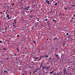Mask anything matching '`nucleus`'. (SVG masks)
I'll return each instance as SVG.
<instances>
[{
	"label": "nucleus",
	"instance_id": "f257e3e1",
	"mask_svg": "<svg viewBox=\"0 0 75 75\" xmlns=\"http://www.w3.org/2000/svg\"><path fill=\"white\" fill-rule=\"evenodd\" d=\"M66 68H64L63 70V75H69V73H68L67 71V70H66Z\"/></svg>",
	"mask_w": 75,
	"mask_h": 75
},
{
	"label": "nucleus",
	"instance_id": "f03ea898",
	"mask_svg": "<svg viewBox=\"0 0 75 75\" xmlns=\"http://www.w3.org/2000/svg\"><path fill=\"white\" fill-rule=\"evenodd\" d=\"M43 69H49L50 68V66H46L45 67L43 66L42 67Z\"/></svg>",
	"mask_w": 75,
	"mask_h": 75
},
{
	"label": "nucleus",
	"instance_id": "7ed1b4c3",
	"mask_svg": "<svg viewBox=\"0 0 75 75\" xmlns=\"http://www.w3.org/2000/svg\"><path fill=\"white\" fill-rule=\"evenodd\" d=\"M30 8L31 6H28L25 7V10H27V11H28V10H30Z\"/></svg>",
	"mask_w": 75,
	"mask_h": 75
},
{
	"label": "nucleus",
	"instance_id": "20e7f679",
	"mask_svg": "<svg viewBox=\"0 0 75 75\" xmlns=\"http://www.w3.org/2000/svg\"><path fill=\"white\" fill-rule=\"evenodd\" d=\"M21 14H22V15H24V14H25V13L24 12V10H21Z\"/></svg>",
	"mask_w": 75,
	"mask_h": 75
},
{
	"label": "nucleus",
	"instance_id": "39448f33",
	"mask_svg": "<svg viewBox=\"0 0 75 75\" xmlns=\"http://www.w3.org/2000/svg\"><path fill=\"white\" fill-rule=\"evenodd\" d=\"M39 58L40 59H44V56L42 55Z\"/></svg>",
	"mask_w": 75,
	"mask_h": 75
},
{
	"label": "nucleus",
	"instance_id": "423d86ee",
	"mask_svg": "<svg viewBox=\"0 0 75 75\" xmlns=\"http://www.w3.org/2000/svg\"><path fill=\"white\" fill-rule=\"evenodd\" d=\"M17 22V21L16 19H15L13 21V24H16Z\"/></svg>",
	"mask_w": 75,
	"mask_h": 75
},
{
	"label": "nucleus",
	"instance_id": "0eeeda50",
	"mask_svg": "<svg viewBox=\"0 0 75 75\" xmlns=\"http://www.w3.org/2000/svg\"><path fill=\"white\" fill-rule=\"evenodd\" d=\"M6 17H7V18H8V20H9V19H10L11 18V17H10V16L8 14H7V15H6Z\"/></svg>",
	"mask_w": 75,
	"mask_h": 75
},
{
	"label": "nucleus",
	"instance_id": "6e6552de",
	"mask_svg": "<svg viewBox=\"0 0 75 75\" xmlns=\"http://www.w3.org/2000/svg\"><path fill=\"white\" fill-rule=\"evenodd\" d=\"M13 29H16V27H17V26L16 24H13Z\"/></svg>",
	"mask_w": 75,
	"mask_h": 75
},
{
	"label": "nucleus",
	"instance_id": "1a4fd4ad",
	"mask_svg": "<svg viewBox=\"0 0 75 75\" xmlns=\"http://www.w3.org/2000/svg\"><path fill=\"white\" fill-rule=\"evenodd\" d=\"M46 3H47L48 5H49V4H50V1H48V0H46Z\"/></svg>",
	"mask_w": 75,
	"mask_h": 75
},
{
	"label": "nucleus",
	"instance_id": "9d476101",
	"mask_svg": "<svg viewBox=\"0 0 75 75\" xmlns=\"http://www.w3.org/2000/svg\"><path fill=\"white\" fill-rule=\"evenodd\" d=\"M53 40L54 41H55V40H57H57H59V39H58V38H57L56 37L54 38Z\"/></svg>",
	"mask_w": 75,
	"mask_h": 75
},
{
	"label": "nucleus",
	"instance_id": "9b49d317",
	"mask_svg": "<svg viewBox=\"0 0 75 75\" xmlns=\"http://www.w3.org/2000/svg\"><path fill=\"white\" fill-rule=\"evenodd\" d=\"M55 56L56 57H57L58 59H59V58H60L59 57V55H57V54H55Z\"/></svg>",
	"mask_w": 75,
	"mask_h": 75
},
{
	"label": "nucleus",
	"instance_id": "f8f14e48",
	"mask_svg": "<svg viewBox=\"0 0 75 75\" xmlns=\"http://www.w3.org/2000/svg\"><path fill=\"white\" fill-rule=\"evenodd\" d=\"M56 75H61V73H60V72H58L57 73H56Z\"/></svg>",
	"mask_w": 75,
	"mask_h": 75
},
{
	"label": "nucleus",
	"instance_id": "ddd939ff",
	"mask_svg": "<svg viewBox=\"0 0 75 75\" xmlns=\"http://www.w3.org/2000/svg\"><path fill=\"white\" fill-rule=\"evenodd\" d=\"M5 41L6 42V43L8 44H9V42L10 41L9 40H6Z\"/></svg>",
	"mask_w": 75,
	"mask_h": 75
},
{
	"label": "nucleus",
	"instance_id": "4468645a",
	"mask_svg": "<svg viewBox=\"0 0 75 75\" xmlns=\"http://www.w3.org/2000/svg\"><path fill=\"white\" fill-rule=\"evenodd\" d=\"M54 70H52L51 72H50V74H52L54 73Z\"/></svg>",
	"mask_w": 75,
	"mask_h": 75
},
{
	"label": "nucleus",
	"instance_id": "2eb2a0df",
	"mask_svg": "<svg viewBox=\"0 0 75 75\" xmlns=\"http://www.w3.org/2000/svg\"><path fill=\"white\" fill-rule=\"evenodd\" d=\"M29 15V17H30V18H33V17H34L33 16H31L30 15Z\"/></svg>",
	"mask_w": 75,
	"mask_h": 75
},
{
	"label": "nucleus",
	"instance_id": "dca6fc26",
	"mask_svg": "<svg viewBox=\"0 0 75 75\" xmlns=\"http://www.w3.org/2000/svg\"><path fill=\"white\" fill-rule=\"evenodd\" d=\"M39 65H42V62L40 63L39 62Z\"/></svg>",
	"mask_w": 75,
	"mask_h": 75
},
{
	"label": "nucleus",
	"instance_id": "f3484780",
	"mask_svg": "<svg viewBox=\"0 0 75 75\" xmlns=\"http://www.w3.org/2000/svg\"><path fill=\"white\" fill-rule=\"evenodd\" d=\"M4 72H6V73H8V71H7L6 70H4Z\"/></svg>",
	"mask_w": 75,
	"mask_h": 75
},
{
	"label": "nucleus",
	"instance_id": "a211bd4d",
	"mask_svg": "<svg viewBox=\"0 0 75 75\" xmlns=\"http://www.w3.org/2000/svg\"><path fill=\"white\" fill-rule=\"evenodd\" d=\"M69 64L70 65H72V62H68Z\"/></svg>",
	"mask_w": 75,
	"mask_h": 75
},
{
	"label": "nucleus",
	"instance_id": "6ab92c4d",
	"mask_svg": "<svg viewBox=\"0 0 75 75\" xmlns=\"http://www.w3.org/2000/svg\"><path fill=\"white\" fill-rule=\"evenodd\" d=\"M0 63H1V65L3 64V61L0 60Z\"/></svg>",
	"mask_w": 75,
	"mask_h": 75
},
{
	"label": "nucleus",
	"instance_id": "aec40b11",
	"mask_svg": "<svg viewBox=\"0 0 75 75\" xmlns=\"http://www.w3.org/2000/svg\"><path fill=\"white\" fill-rule=\"evenodd\" d=\"M50 40V38H47V40H46V41H47V42H49V41H48Z\"/></svg>",
	"mask_w": 75,
	"mask_h": 75
},
{
	"label": "nucleus",
	"instance_id": "412c9836",
	"mask_svg": "<svg viewBox=\"0 0 75 75\" xmlns=\"http://www.w3.org/2000/svg\"><path fill=\"white\" fill-rule=\"evenodd\" d=\"M38 57H35V59H38Z\"/></svg>",
	"mask_w": 75,
	"mask_h": 75
},
{
	"label": "nucleus",
	"instance_id": "4be33fe9",
	"mask_svg": "<svg viewBox=\"0 0 75 75\" xmlns=\"http://www.w3.org/2000/svg\"><path fill=\"white\" fill-rule=\"evenodd\" d=\"M68 7H66L64 8L65 10H68Z\"/></svg>",
	"mask_w": 75,
	"mask_h": 75
},
{
	"label": "nucleus",
	"instance_id": "5701e85b",
	"mask_svg": "<svg viewBox=\"0 0 75 75\" xmlns=\"http://www.w3.org/2000/svg\"><path fill=\"white\" fill-rule=\"evenodd\" d=\"M58 3H55L54 5V6H58Z\"/></svg>",
	"mask_w": 75,
	"mask_h": 75
},
{
	"label": "nucleus",
	"instance_id": "b1692460",
	"mask_svg": "<svg viewBox=\"0 0 75 75\" xmlns=\"http://www.w3.org/2000/svg\"><path fill=\"white\" fill-rule=\"evenodd\" d=\"M34 10V9H31L30 11V12H32V11H33Z\"/></svg>",
	"mask_w": 75,
	"mask_h": 75
},
{
	"label": "nucleus",
	"instance_id": "393cba45",
	"mask_svg": "<svg viewBox=\"0 0 75 75\" xmlns=\"http://www.w3.org/2000/svg\"><path fill=\"white\" fill-rule=\"evenodd\" d=\"M33 42H34V44H35V42H36V40L33 41Z\"/></svg>",
	"mask_w": 75,
	"mask_h": 75
},
{
	"label": "nucleus",
	"instance_id": "a878e982",
	"mask_svg": "<svg viewBox=\"0 0 75 75\" xmlns=\"http://www.w3.org/2000/svg\"><path fill=\"white\" fill-rule=\"evenodd\" d=\"M5 30H8L7 28V27H5L4 28Z\"/></svg>",
	"mask_w": 75,
	"mask_h": 75
},
{
	"label": "nucleus",
	"instance_id": "bb28decb",
	"mask_svg": "<svg viewBox=\"0 0 75 75\" xmlns=\"http://www.w3.org/2000/svg\"><path fill=\"white\" fill-rule=\"evenodd\" d=\"M52 21H54V22H57V21H56V20H54V19H53L52 20Z\"/></svg>",
	"mask_w": 75,
	"mask_h": 75
},
{
	"label": "nucleus",
	"instance_id": "cd10ccee",
	"mask_svg": "<svg viewBox=\"0 0 75 75\" xmlns=\"http://www.w3.org/2000/svg\"><path fill=\"white\" fill-rule=\"evenodd\" d=\"M3 43V41L0 40V44H2Z\"/></svg>",
	"mask_w": 75,
	"mask_h": 75
},
{
	"label": "nucleus",
	"instance_id": "c85d7f7f",
	"mask_svg": "<svg viewBox=\"0 0 75 75\" xmlns=\"http://www.w3.org/2000/svg\"><path fill=\"white\" fill-rule=\"evenodd\" d=\"M49 60H50V61H52V59L51 58H49Z\"/></svg>",
	"mask_w": 75,
	"mask_h": 75
},
{
	"label": "nucleus",
	"instance_id": "c756f323",
	"mask_svg": "<svg viewBox=\"0 0 75 75\" xmlns=\"http://www.w3.org/2000/svg\"><path fill=\"white\" fill-rule=\"evenodd\" d=\"M68 73L69 74V75H72V74H73V73H71V72H70L69 73Z\"/></svg>",
	"mask_w": 75,
	"mask_h": 75
},
{
	"label": "nucleus",
	"instance_id": "7c9ffc66",
	"mask_svg": "<svg viewBox=\"0 0 75 75\" xmlns=\"http://www.w3.org/2000/svg\"><path fill=\"white\" fill-rule=\"evenodd\" d=\"M13 55L14 56H17V54H16V53H15Z\"/></svg>",
	"mask_w": 75,
	"mask_h": 75
},
{
	"label": "nucleus",
	"instance_id": "2f4dec72",
	"mask_svg": "<svg viewBox=\"0 0 75 75\" xmlns=\"http://www.w3.org/2000/svg\"><path fill=\"white\" fill-rule=\"evenodd\" d=\"M71 69V67H67V69Z\"/></svg>",
	"mask_w": 75,
	"mask_h": 75
},
{
	"label": "nucleus",
	"instance_id": "473e14b6",
	"mask_svg": "<svg viewBox=\"0 0 75 75\" xmlns=\"http://www.w3.org/2000/svg\"><path fill=\"white\" fill-rule=\"evenodd\" d=\"M0 13L1 14V15H3V12L2 11Z\"/></svg>",
	"mask_w": 75,
	"mask_h": 75
},
{
	"label": "nucleus",
	"instance_id": "72a5a7b5",
	"mask_svg": "<svg viewBox=\"0 0 75 75\" xmlns=\"http://www.w3.org/2000/svg\"><path fill=\"white\" fill-rule=\"evenodd\" d=\"M2 17H3V15H1V17L0 18H2Z\"/></svg>",
	"mask_w": 75,
	"mask_h": 75
},
{
	"label": "nucleus",
	"instance_id": "f704fd0d",
	"mask_svg": "<svg viewBox=\"0 0 75 75\" xmlns=\"http://www.w3.org/2000/svg\"><path fill=\"white\" fill-rule=\"evenodd\" d=\"M53 75H57V74H56V72H55V73L53 74Z\"/></svg>",
	"mask_w": 75,
	"mask_h": 75
},
{
	"label": "nucleus",
	"instance_id": "c9c22d12",
	"mask_svg": "<svg viewBox=\"0 0 75 75\" xmlns=\"http://www.w3.org/2000/svg\"><path fill=\"white\" fill-rule=\"evenodd\" d=\"M16 49L18 51H19V49H18V48H16Z\"/></svg>",
	"mask_w": 75,
	"mask_h": 75
},
{
	"label": "nucleus",
	"instance_id": "e433bc0d",
	"mask_svg": "<svg viewBox=\"0 0 75 75\" xmlns=\"http://www.w3.org/2000/svg\"><path fill=\"white\" fill-rule=\"evenodd\" d=\"M38 69H36V71H35L36 72H37V71H38Z\"/></svg>",
	"mask_w": 75,
	"mask_h": 75
},
{
	"label": "nucleus",
	"instance_id": "4c0bfd02",
	"mask_svg": "<svg viewBox=\"0 0 75 75\" xmlns=\"http://www.w3.org/2000/svg\"><path fill=\"white\" fill-rule=\"evenodd\" d=\"M48 21V19L46 18L45 19V21Z\"/></svg>",
	"mask_w": 75,
	"mask_h": 75
},
{
	"label": "nucleus",
	"instance_id": "58836bf2",
	"mask_svg": "<svg viewBox=\"0 0 75 75\" xmlns=\"http://www.w3.org/2000/svg\"><path fill=\"white\" fill-rule=\"evenodd\" d=\"M42 65H40V68H41V67H42Z\"/></svg>",
	"mask_w": 75,
	"mask_h": 75
},
{
	"label": "nucleus",
	"instance_id": "ea45409f",
	"mask_svg": "<svg viewBox=\"0 0 75 75\" xmlns=\"http://www.w3.org/2000/svg\"><path fill=\"white\" fill-rule=\"evenodd\" d=\"M69 35V33H67L66 34V35H67V36H68V35Z\"/></svg>",
	"mask_w": 75,
	"mask_h": 75
},
{
	"label": "nucleus",
	"instance_id": "a19ab883",
	"mask_svg": "<svg viewBox=\"0 0 75 75\" xmlns=\"http://www.w3.org/2000/svg\"><path fill=\"white\" fill-rule=\"evenodd\" d=\"M17 37H20V36L19 35H17Z\"/></svg>",
	"mask_w": 75,
	"mask_h": 75
},
{
	"label": "nucleus",
	"instance_id": "79ce46f5",
	"mask_svg": "<svg viewBox=\"0 0 75 75\" xmlns=\"http://www.w3.org/2000/svg\"><path fill=\"white\" fill-rule=\"evenodd\" d=\"M3 16H5V13H3Z\"/></svg>",
	"mask_w": 75,
	"mask_h": 75
},
{
	"label": "nucleus",
	"instance_id": "37998d69",
	"mask_svg": "<svg viewBox=\"0 0 75 75\" xmlns=\"http://www.w3.org/2000/svg\"><path fill=\"white\" fill-rule=\"evenodd\" d=\"M69 8L68 9H67L68 10H70V7H69Z\"/></svg>",
	"mask_w": 75,
	"mask_h": 75
},
{
	"label": "nucleus",
	"instance_id": "c03bdc74",
	"mask_svg": "<svg viewBox=\"0 0 75 75\" xmlns=\"http://www.w3.org/2000/svg\"><path fill=\"white\" fill-rule=\"evenodd\" d=\"M11 5H14V3H12V4H11Z\"/></svg>",
	"mask_w": 75,
	"mask_h": 75
},
{
	"label": "nucleus",
	"instance_id": "a18cd8bd",
	"mask_svg": "<svg viewBox=\"0 0 75 75\" xmlns=\"http://www.w3.org/2000/svg\"><path fill=\"white\" fill-rule=\"evenodd\" d=\"M49 56L47 55V56H45V57H46V58H48V57Z\"/></svg>",
	"mask_w": 75,
	"mask_h": 75
},
{
	"label": "nucleus",
	"instance_id": "49530a36",
	"mask_svg": "<svg viewBox=\"0 0 75 75\" xmlns=\"http://www.w3.org/2000/svg\"><path fill=\"white\" fill-rule=\"evenodd\" d=\"M72 70H75V69L74 68H72Z\"/></svg>",
	"mask_w": 75,
	"mask_h": 75
},
{
	"label": "nucleus",
	"instance_id": "de8ad7c7",
	"mask_svg": "<svg viewBox=\"0 0 75 75\" xmlns=\"http://www.w3.org/2000/svg\"><path fill=\"white\" fill-rule=\"evenodd\" d=\"M4 49L5 51L6 50V49L5 48H4Z\"/></svg>",
	"mask_w": 75,
	"mask_h": 75
},
{
	"label": "nucleus",
	"instance_id": "09e8293b",
	"mask_svg": "<svg viewBox=\"0 0 75 75\" xmlns=\"http://www.w3.org/2000/svg\"><path fill=\"white\" fill-rule=\"evenodd\" d=\"M2 34H4V32H1Z\"/></svg>",
	"mask_w": 75,
	"mask_h": 75
},
{
	"label": "nucleus",
	"instance_id": "8fccbe9b",
	"mask_svg": "<svg viewBox=\"0 0 75 75\" xmlns=\"http://www.w3.org/2000/svg\"><path fill=\"white\" fill-rule=\"evenodd\" d=\"M68 61L69 62H67L68 63V62H71L70 61H69V60H68Z\"/></svg>",
	"mask_w": 75,
	"mask_h": 75
},
{
	"label": "nucleus",
	"instance_id": "3c124183",
	"mask_svg": "<svg viewBox=\"0 0 75 75\" xmlns=\"http://www.w3.org/2000/svg\"><path fill=\"white\" fill-rule=\"evenodd\" d=\"M73 20H70V21H71V22H72V21Z\"/></svg>",
	"mask_w": 75,
	"mask_h": 75
},
{
	"label": "nucleus",
	"instance_id": "603ef678",
	"mask_svg": "<svg viewBox=\"0 0 75 75\" xmlns=\"http://www.w3.org/2000/svg\"><path fill=\"white\" fill-rule=\"evenodd\" d=\"M63 45H65V43H63Z\"/></svg>",
	"mask_w": 75,
	"mask_h": 75
},
{
	"label": "nucleus",
	"instance_id": "864d4df0",
	"mask_svg": "<svg viewBox=\"0 0 75 75\" xmlns=\"http://www.w3.org/2000/svg\"><path fill=\"white\" fill-rule=\"evenodd\" d=\"M8 58H9V57H7V58H6V59H7V60H8Z\"/></svg>",
	"mask_w": 75,
	"mask_h": 75
},
{
	"label": "nucleus",
	"instance_id": "5fc2aeb1",
	"mask_svg": "<svg viewBox=\"0 0 75 75\" xmlns=\"http://www.w3.org/2000/svg\"><path fill=\"white\" fill-rule=\"evenodd\" d=\"M73 16H74V17H75V14H74V15H73Z\"/></svg>",
	"mask_w": 75,
	"mask_h": 75
},
{
	"label": "nucleus",
	"instance_id": "6e6d98bb",
	"mask_svg": "<svg viewBox=\"0 0 75 75\" xmlns=\"http://www.w3.org/2000/svg\"><path fill=\"white\" fill-rule=\"evenodd\" d=\"M35 57H33L32 58H34V59H35Z\"/></svg>",
	"mask_w": 75,
	"mask_h": 75
},
{
	"label": "nucleus",
	"instance_id": "4d7b16f0",
	"mask_svg": "<svg viewBox=\"0 0 75 75\" xmlns=\"http://www.w3.org/2000/svg\"><path fill=\"white\" fill-rule=\"evenodd\" d=\"M72 63H73V64H75V63H74V62H72Z\"/></svg>",
	"mask_w": 75,
	"mask_h": 75
},
{
	"label": "nucleus",
	"instance_id": "13d9d810",
	"mask_svg": "<svg viewBox=\"0 0 75 75\" xmlns=\"http://www.w3.org/2000/svg\"><path fill=\"white\" fill-rule=\"evenodd\" d=\"M1 31H0V35H1Z\"/></svg>",
	"mask_w": 75,
	"mask_h": 75
},
{
	"label": "nucleus",
	"instance_id": "bf43d9fd",
	"mask_svg": "<svg viewBox=\"0 0 75 75\" xmlns=\"http://www.w3.org/2000/svg\"><path fill=\"white\" fill-rule=\"evenodd\" d=\"M3 35H4V36H5L6 35V34H4Z\"/></svg>",
	"mask_w": 75,
	"mask_h": 75
},
{
	"label": "nucleus",
	"instance_id": "052dcab7",
	"mask_svg": "<svg viewBox=\"0 0 75 75\" xmlns=\"http://www.w3.org/2000/svg\"><path fill=\"white\" fill-rule=\"evenodd\" d=\"M25 56V55H24V54H23V57H24Z\"/></svg>",
	"mask_w": 75,
	"mask_h": 75
},
{
	"label": "nucleus",
	"instance_id": "680f3d73",
	"mask_svg": "<svg viewBox=\"0 0 75 75\" xmlns=\"http://www.w3.org/2000/svg\"><path fill=\"white\" fill-rule=\"evenodd\" d=\"M34 47V46L33 45L31 47V48H33Z\"/></svg>",
	"mask_w": 75,
	"mask_h": 75
},
{
	"label": "nucleus",
	"instance_id": "e2e57ef3",
	"mask_svg": "<svg viewBox=\"0 0 75 75\" xmlns=\"http://www.w3.org/2000/svg\"><path fill=\"white\" fill-rule=\"evenodd\" d=\"M36 72V71H34V74H35V73Z\"/></svg>",
	"mask_w": 75,
	"mask_h": 75
},
{
	"label": "nucleus",
	"instance_id": "0e129e2a",
	"mask_svg": "<svg viewBox=\"0 0 75 75\" xmlns=\"http://www.w3.org/2000/svg\"><path fill=\"white\" fill-rule=\"evenodd\" d=\"M74 6H75V5H74L73 6H72V7H74Z\"/></svg>",
	"mask_w": 75,
	"mask_h": 75
},
{
	"label": "nucleus",
	"instance_id": "69168bd1",
	"mask_svg": "<svg viewBox=\"0 0 75 75\" xmlns=\"http://www.w3.org/2000/svg\"><path fill=\"white\" fill-rule=\"evenodd\" d=\"M30 68H32V67H31V66L30 67Z\"/></svg>",
	"mask_w": 75,
	"mask_h": 75
},
{
	"label": "nucleus",
	"instance_id": "338daca9",
	"mask_svg": "<svg viewBox=\"0 0 75 75\" xmlns=\"http://www.w3.org/2000/svg\"><path fill=\"white\" fill-rule=\"evenodd\" d=\"M13 75H15V74H14V73H13Z\"/></svg>",
	"mask_w": 75,
	"mask_h": 75
},
{
	"label": "nucleus",
	"instance_id": "774afa93",
	"mask_svg": "<svg viewBox=\"0 0 75 75\" xmlns=\"http://www.w3.org/2000/svg\"><path fill=\"white\" fill-rule=\"evenodd\" d=\"M71 19H73V17H72L71 18Z\"/></svg>",
	"mask_w": 75,
	"mask_h": 75
}]
</instances>
